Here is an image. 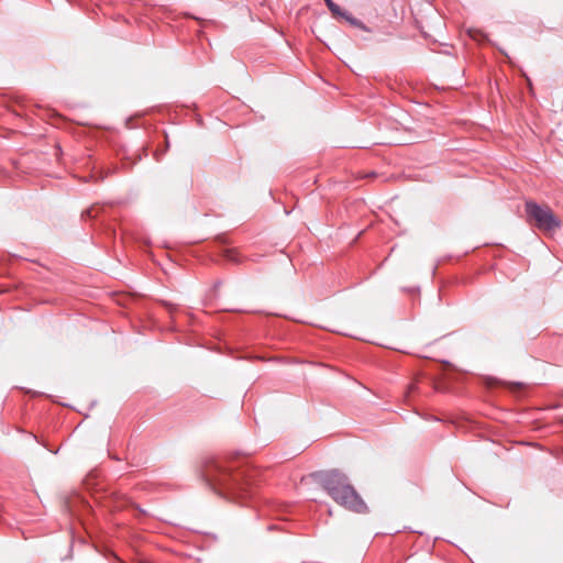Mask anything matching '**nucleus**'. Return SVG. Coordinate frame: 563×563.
<instances>
[{"label": "nucleus", "instance_id": "obj_1", "mask_svg": "<svg viewBox=\"0 0 563 563\" xmlns=\"http://www.w3.org/2000/svg\"><path fill=\"white\" fill-rule=\"evenodd\" d=\"M202 475L220 496L239 500L251 496V476L244 470H233L225 462L211 460L203 466Z\"/></svg>", "mask_w": 563, "mask_h": 563}, {"label": "nucleus", "instance_id": "obj_6", "mask_svg": "<svg viewBox=\"0 0 563 563\" xmlns=\"http://www.w3.org/2000/svg\"><path fill=\"white\" fill-rule=\"evenodd\" d=\"M470 36L475 41H482L485 38V34L479 30H470Z\"/></svg>", "mask_w": 563, "mask_h": 563}, {"label": "nucleus", "instance_id": "obj_5", "mask_svg": "<svg viewBox=\"0 0 563 563\" xmlns=\"http://www.w3.org/2000/svg\"><path fill=\"white\" fill-rule=\"evenodd\" d=\"M341 18L345 19L350 24L352 25H355V26H358V27H363V24L361 21H358L357 19L353 18L350 13H347L346 11H344L342 14H341Z\"/></svg>", "mask_w": 563, "mask_h": 563}, {"label": "nucleus", "instance_id": "obj_2", "mask_svg": "<svg viewBox=\"0 0 563 563\" xmlns=\"http://www.w3.org/2000/svg\"><path fill=\"white\" fill-rule=\"evenodd\" d=\"M313 477L338 505L354 512H366V504L344 473L330 470L316 473Z\"/></svg>", "mask_w": 563, "mask_h": 563}, {"label": "nucleus", "instance_id": "obj_3", "mask_svg": "<svg viewBox=\"0 0 563 563\" xmlns=\"http://www.w3.org/2000/svg\"><path fill=\"white\" fill-rule=\"evenodd\" d=\"M527 221L545 233H552L560 228V220L550 207L533 201L526 202Z\"/></svg>", "mask_w": 563, "mask_h": 563}, {"label": "nucleus", "instance_id": "obj_4", "mask_svg": "<svg viewBox=\"0 0 563 563\" xmlns=\"http://www.w3.org/2000/svg\"><path fill=\"white\" fill-rule=\"evenodd\" d=\"M328 9L331 11V13L334 15V16H341V14L344 12L341 10V8L334 3L332 0H324Z\"/></svg>", "mask_w": 563, "mask_h": 563}, {"label": "nucleus", "instance_id": "obj_8", "mask_svg": "<svg viewBox=\"0 0 563 563\" xmlns=\"http://www.w3.org/2000/svg\"><path fill=\"white\" fill-rule=\"evenodd\" d=\"M413 389H415V385H411V386L409 387V391H412Z\"/></svg>", "mask_w": 563, "mask_h": 563}, {"label": "nucleus", "instance_id": "obj_7", "mask_svg": "<svg viewBox=\"0 0 563 563\" xmlns=\"http://www.w3.org/2000/svg\"><path fill=\"white\" fill-rule=\"evenodd\" d=\"M86 214H87L88 217H91V210H87V211H86Z\"/></svg>", "mask_w": 563, "mask_h": 563}]
</instances>
